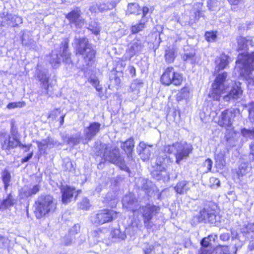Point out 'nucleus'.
I'll return each instance as SVG.
<instances>
[{"label": "nucleus", "instance_id": "46", "mask_svg": "<svg viewBox=\"0 0 254 254\" xmlns=\"http://www.w3.org/2000/svg\"><path fill=\"white\" fill-rule=\"evenodd\" d=\"M8 245V239L2 236H0V249H4L7 247Z\"/></svg>", "mask_w": 254, "mask_h": 254}, {"label": "nucleus", "instance_id": "10", "mask_svg": "<svg viewBox=\"0 0 254 254\" xmlns=\"http://www.w3.org/2000/svg\"><path fill=\"white\" fill-rule=\"evenodd\" d=\"M117 217V213L112 209L100 210L96 214H93L90 217L92 223L100 225L112 221Z\"/></svg>", "mask_w": 254, "mask_h": 254}, {"label": "nucleus", "instance_id": "35", "mask_svg": "<svg viewBox=\"0 0 254 254\" xmlns=\"http://www.w3.org/2000/svg\"><path fill=\"white\" fill-rule=\"evenodd\" d=\"M248 166L246 163H242L239 166L238 170L237 172L239 177H243L248 173Z\"/></svg>", "mask_w": 254, "mask_h": 254}, {"label": "nucleus", "instance_id": "28", "mask_svg": "<svg viewBox=\"0 0 254 254\" xmlns=\"http://www.w3.org/2000/svg\"><path fill=\"white\" fill-rule=\"evenodd\" d=\"M117 1L116 0H112L106 3H100L98 5V9L102 12H106L108 10H111L116 7Z\"/></svg>", "mask_w": 254, "mask_h": 254}, {"label": "nucleus", "instance_id": "4", "mask_svg": "<svg viewBox=\"0 0 254 254\" xmlns=\"http://www.w3.org/2000/svg\"><path fill=\"white\" fill-rule=\"evenodd\" d=\"M1 148L8 153L10 149H14L17 147H27L30 149V145L23 144L20 141V134L16 128L13 125L11 127L10 133L3 136L1 141Z\"/></svg>", "mask_w": 254, "mask_h": 254}, {"label": "nucleus", "instance_id": "61", "mask_svg": "<svg viewBox=\"0 0 254 254\" xmlns=\"http://www.w3.org/2000/svg\"><path fill=\"white\" fill-rule=\"evenodd\" d=\"M64 166L66 170L70 171L72 168V162L68 160L65 163Z\"/></svg>", "mask_w": 254, "mask_h": 254}, {"label": "nucleus", "instance_id": "62", "mask_svg": "<svg viewBox=\"0 0 254 254\" xmlns=\"http://www.w3.org/2000/svg\"><path fill=\"white\" fill-rule=\"evenodd\" d=\"M33 155V152L29 153L26 157L22 159V162L25 163L28 162L32 157Z\"/></svg>", "mask_w": 254, "mask_h": 254}, {"label": "nucleus", "instance_id": "56", "mask_svg": "<svg viewBox=\"0 0 254 254\" xmlns=\"http://www.w3.org/2000/svg\"><path fill=\"white\" fill-rule=\"evenodd\" d=\"M219 247L221 248V254H231L229 250L228 246L219 245ZM236 251L235 252V254H236Z\"/></svg>", "mask_w": 254, "mask_h": 254}, {"label": "nucleus", "instance_id": "30", "mask_svg": "<svg viewBox=\"0 0 254 254\" xmlns=\"http://www.w3.org/2000/svg\"><path fill=\"white\" fill-rule=\"evenodd\" d=\"M1 179L4 184V189L5 192H7L8 187L9 186V183L11 180L10 173L6 170L2 172L1 174Z\"/></svg>", "mask_w": 254, "mask_h": 254}, {"label": "nucleus", "instance_id": "53", "mask_svg": "<svg viewBox=\"0 0 254 254\" xmlns=\"http://www.w3.org/2000/svg\"><path fill=\"white\" fill-rule=\"evenodd\" d=\"M72 240L69 236H65L62 239V243L65 246H69L71 244Z\"/></svg>", "mask_w": 254, "mask_h": 254}, {"label": "nucleus", "instance_id": "17", "mask_svg": "<svg viewBox=\"0 0 254 254\" xmlns=\"http://www.w3.org/2000/svg\"><path fill=\"white\" fill-rule=\"evenodd\" d=\"M243 91L240 86V83H236L228 94L224 96L223 99L225 101L228 102L231 100H236L240 98Z\"/></svg>", "mask_w": 254, "mask_h": 254}, {"label": "nucleus", "instance_id": "42", "mask_svg": "<svg viewBox=\"0 0 254 254\" xmlns=\"http://www.w3.org/2000/svg\"><path fill=\"white\" fill-rule=\"evenodd\" d=\"M184 61L191 64H194L196 62V57L195 54H186L184 56Z\"/></svg>", "mask_w": 254, "mask_h": 254}, {"label": "nucleus", "instance_id": "52", "mask_svg": "<svg viewBox=\"0 0 254 254\" xmlns=\"http://www.w3.org/2000/svg\"><path fill=\"white\" fill-rule=\"evenodd\" d=\"M211 248H201L197 252V254H212Z\"/></svg>", "mask_w": 254, "mask_h": 254}, {"label": "nucleus", "instance_id": "19", "mask_svg": "<svg viewBox=\"0 0 254 254\" xmlns=\"http://www.w3.org/2000/svg\"><path fill=\"white\" fill-rule=\"evenodd\" d=\"M196 217L199 222L208 221L213 223L215 215L214 213L209 212L207 209L204 208L199 211Z\"/></svg>", "mask_w": 254, "mask_h": 254}, {"label": "nucleus", "instance_id": "40", "mask_svg": "<svg viewBox=\"0 0 254 254\" xmlns=\"http://www.w3.org/2000/svg\"><path fill=\"white\" fill-rule=\"evenodd\" d=\"M48 148L52 149L54 147H58L61 145V143L57 140L51 137H47Z\"/></svg>", "mask_w": 254, "mask_h": 254}, {"label": "nucleus", "instance_id": "34", "mask_svg": "<svg viewBox=\"0 0 254 254\" xmlns=\"http://www.w3.org/2000/svg\"><path fill=\"white\" fill-rule=\"evenodd\" d=\"M36 143L41 153H45L48 148V141L47 138L42 139L41 141H36Z\"/></svg>", "mask_w": 254, "mask_h": 254}, {"label": "nucleus", "instance_id": "20", "mask_svg": "<svg viewBox=\"0 0 254 254\" xmlns=\"http://www.w3.org/2000/svg\"><path fill=\"white\" fill-rule=\"evenodd\" d=\"M62 201L64 203H68L71 201L73 195L76 193L74 189L68 186L63 187L61 189Z\"/></svg>", "mask_w": 254, "mask_h": 254}, {"label": "nucleus", "instance_id": "39", "mask_svg": "<svg viewBox=\"0 0 254 254\" xmlns=\"http://www.w3.org/2000/svg\"><path fill=\"white\" fill-rule=\"evenodd\" d=\"M113 238H118L121 240H124L126 238V234L124 232H121L119 229H114L111 233Z\"/></svg>", "mask_w": 254, "mask_h": 254}, {"label": "nucleus", "instance_id": "29", "mask_svg": "<svg viewBox=\"0 0 254 254\" xmlns=\"http://www.w3.org/2000/svg\"><path fill=\"white\" fill-rule=\"evenodd\" d=\"M217 239V236L215 234L209 235L208 237L204 238L200 242L202 248H208L211 245V242H215Z\"/></svg>", "mask_w": 254, "mask_h": 254}, {"label": "nucleus", "instance_id": "49", "mask_svg": "<svg viewBox=\"0 0 254 254\" xmlns=\"http://www.w3.org/2000/svg\"><path fill=\"white\" fill-rule=\"evenodd\" d=\"M41 89L38 90V93L41 96H48V88L49 85H47V87L41 85Z\"/></svg>", "mask_w": 254, "mask_h": 254}, {"label": "nucleus", "instance_id": "32", "mask_svg": "<svg viewBox=\"0 0 254 254\" xmlns=\"http://www.w3.org/2000/svg\"><path fill=\"white\" fill-rule=\"evenodd\" d=\"M104 236V234L100 229H97L91 232L90 239H93V244H95L100 241Z\"/></svg>", "mask_w": 254, "mask_h": 254}, {"label": "nucleus", "instance_id": "63", "mask_svg": "<svg viewBox=\"0 0 254 254\" xmlns=\"http://www.w3.org/2000/svg\"><path fill=\"white\" fill-rule=\"evenodd\" d=\"M141 11L142 12V18H143L148 13L149 8L146 6H144L141 9Z\"/></svg>", "mask_w": 254, "mask_h": 254}, {"label": "nucleus", "instance_id": "60", "mask_svg": "<svg viewBox=\"0 0 254 254\" xmlns=\"http://www.w3.org/2000/svg\"><path fill=\"white\" fill-rule=\"evenodd\" d=\"M204 165L207 168L208 171H210L212 168V161L210 159H207L205 160Z\"/></svg>", "mask_w": 254, "mask_h": 254}, {"label": "nucleus", "instance_id": "43", "mask_svg": "<svg viewBox=\"0 0 254 254\" xmlns=\"http://www.w3.org/2000/svg\"><path fill=\"white\" fill-rule=\"evenodd\" d=\"M25 105L23 102H11L7 104L6 108L8 109H12L16 108L23 107Z\"/></svg>", "mask_w": 254, "mask_h": 254}, {"label": "nucleus", "instance_id": "26", "mask_svg": "<svg viewBox=\"0 0 254 254\" xmlns=\"http://www.w3.org/2000/svg\"><path fill=\"white\" fill-rule=\"evenodd\" d=\"M134 146V142L132 138H130L122 144L121 147L127 153L128 157H131V153Z\"/></svg>", "mask_w": 254, "mask_h": 254}, {"label": "nucleus", "instance_id": "57", "mask_svg": "<svg viewBox=\"0 0 254 254\" xmlns=\"http://www.w3.org/2000/svg\"><path fill=\"white\" fill-rule=\"evenodd\" d=\"M3 18H4V20H6L7 21H9V22H10L13 23V19L14 18V16L12 14L7 13L5 15H4Z\"/></svg>", "mask_w": 254, "mask_h": 254}, {"label": "nucleus", "instance_id": "16", "mask_svg": "<svg viewBox=\"0 0 254 254\" xmlns=\"http://www.w3.org/2000/svg\"><path fill=\"white\" fill-rule=\"evenodd\" d=\"M123 205L132 212L138 209L139 205L134 194L129 193L126 195L122 200Z\"/></svg>", "mask_w": 254, "mask_h": 254}, {"label": "nucleus", "instance_id": "7", "mask_svg": "<svg viewBox=\"0 0 254 254\" xmlns=\"http://www.w3.org/2000/svg\"><path fill=\"white\" fill-rule=\"evenodd\" d=\"M104 159L119 166L122 170L127 172L129 169L125 164L124 158L121 156L118 148L106 145L103 154Z\"/></svg>", "mask_w": 254, "mask_h": 254}, {"label": "nucleus", "instance_id": "33", "mask_svg": "<svg viewBox=\"0 0 254 254\" xmlns=\"http://www.w3.org/2000/svg\"><path fill=\"white\" fill-rule=\"evenodd\" d=\"M241 231L245 237H248V234L251 233H254V223H250L246 225H244L241 228Z\"/></svg>", "mask_w": 254, "mask_h": 254}, {"label": "nucleus", "instance_id": "38", "mask_svg": "<svg viewBox=\"0 0 254 254\" xmlns=\"http://www.w3.org/2000/svg\"><path fill=\"white\" fill-rule=\"evenodd\" d=\"M88 29L96 35H98L100 32V26L95 21L91 22L89 25Z\"/></svg>", "mask_w": 254, "mask_h": 254}, {"label": "nucleus", "instance_id": "36", "mask_svg": "<svg viewBox=\"0 0 254 254\" xmlns=\"http://www.w3.org/2000/svg\"><path fill=\"white\" fill-rule=\"evenodd\" d=\"M145 27V22L143 20H141V21L134 25H133L131 27V31L132 34H136L140 31L143 30Z\"/></svg>", "mask_w": 254, "mask_h": 254}, {"label": "nucleus", "instance_id": "55", "mask_svg": "<svg viewBox=\"0 0 254 254\" xmlns=\"http://www.w3.org/2000/svg\"><path fill=\"white\" fill-rule=\"evenodd\" d=\"M80 229V225L78 224H75L71 229L70 233L71 235H74L77 233Z\"/></svg>", "mask_w": 254, "mask_h": 254}, {"label": "nucleus", "instance_id": "23", "mask_svg": "<svg viewBox=\"0 0 254 254\" xmlns=\"http://www.w3.org/2000/svg\"><path fill=\"white\" fill-rule=\"evenodd\" d=\"M16 202V200L11 193L7 194L0 204V211L4 210L13 206Z\"/></svg>", "mask_w": 254, "mask_h": 254}, {"label": "nucleus", "instance_id": "22", "mask_svg": "<svg viewBox=\"0 0 254 254\" xmlns=\"http://www.w3.org/2000/svg\"><path fill=\"white\" fill-rule=\"evenodd\" d=\"M228 57L225 55H221L217 57L215 61V72H219L221 70L225 68L229 64Z\"/></svg>", "mask_w": 254, "mask_h": 254}, {"label": "nucleus", "instance_id": "6", "mask_svg": "<svg viewBox=\"0 0 254 254\" xmlns=\"http://www.w3.org/2000/svg\"><path fill=\"white\" fill-rule=\"evenodd\" d=\"M68 49V42L65 41L62 42L60 50L52 52L50 62L53 68H58L62 61L66 63L70 62V54Z\"/></svg>", "mask_w": 254, "mask_h": 254}, {"label": "nucleus", "instance_id": "44", "mask_svg": "<svg viewBox=\"0 0 254 254\" xmlns=\"http://www.w3.org/2000/svg\"><path fill=\"white\" fill-rule=\"evenodd\" d=\"M215 159L217 164L223 166L225 164V160L224 159V155L222 153H219L216 154L215 156Z\"/></svg>", "mask_w": 254, "mask_h": 254}, {"label": "nucleus", "instance_id": "27", "mask_svg": "<svg viewBox=\"0 0 254 254\" xmlns=\"http://www.w3.org/2000/svg\"><path fill=\"white\" fill-rule=\"evenodd\" d=\"M174 189L177 193L183 194L187 193L190 190V187L188 182L186 181H183L177 183L174 187Z\"/></svg>", "mask_w": 254, "mask_h": 254}, {"label": "nucleus", "instance_id": "58", "mask_svg": "<svg viewBox=\"0 0 254 254\" xmlns=\"http://www.w3.org/2000/svg\"><path fill=\"white\" fill-rule=\"evenodd\" d=\"M220 239L223 241H227L230 239V234L228 233H224L220 235Z\"/></svg>", "mask_w": 254, "mask_h": 254}, {"label": "nucleus", "instance_id": "9", "mask_svg": "<svg viewBox=\"0 0 254 254\" xmlns=\"http://www.w3.org/2000/svg\"><path fill=\"white\" fill-rule=\"evenodd\" d=\"M184 80L183 75L176 71L173 67H167L161 77V82L163 84L180 86Z\"/></svg>", "mask_w": 254, "mask_h": 254}, {"label": "nucleus", "instance_id": "21", "mask_svg": "<svg viewBox=\"0 0 254 254\" xmlns=\"http://www.w3.org/2000/svg\"><path fill=\"white\" fill-rule=\"evenodd\" d=\"M151 146L146 145L143 142L139 143L137 150L141 158L144 161L148 160L150 158L151 153Z\"/></svg>", "mask_w": 254, "mask_h": 254}, {"label": "nucleus", "instance_id": "41", "mask_svg": "<svg viewBox=\"0 0 254 254\" xmlns=\"http://www.w3.org/2000/svg\"><path fill=\"white\" fill-rule=\"evenodd\" d=\"M78 207L80 209L84 210H87L89 208L91 205L88 199L85 197L82 199V200L78 204Z\"/></svg>", "mask_w": 254, "mask_h": 254}, {"label": "nucleus", "instance_id": "2", "mask_svg": "<svg viewBox=\"0 0 254 254\" xmlns=\"http://www.w3.org/2000/svg\"><path fill=\"white\" fill-rule=\"evenodd\" d=\"M191 146L186 142H175L171 145H166L163 148V151L168 155L170 159L172 155L175 157V162L179 164L181 161L186 159L191 153Z\"/></svg>", "mask_w": 254, "mask_h": 254}, {"label": "nucleus", "instance_id": "12", "mask_svg": "<svg viewBox=\"0 0 254 254\" xmlns=\"http://www.w3.org/2000/svg\"><path fill=\"white\" fill-rule=\"evenodd\" d=\"M236 116L234 109H227L222 112L219 116L218 124L227 130L231 129L234 119Z\"/></svg>", "mask_w": 254, "mask_h": 254}, {"label": "nucleus", "instance_id": "45", "mask_svg": "<svg viewBox=\"0 0 254 254\" xmlns=\"http://www.w3.org/2000/svg\"><path fill=\"white\" fill-rule=\"evenodd\" d=\"M142 82L140 80L135 79L133 81L131 85V88L132 90H138L142 86Z\"/></svg>", "mask_w": 254, "mask_h": 254}, {"label": "nucleus", "instance_id": "54", "mask_svg": "<svg viewBox=\"0 0 254 254\" xmlns=\"http://www.w3.org/2000/svg\"><path fill=\"white\" fill-rule=\"evenodd\" d=\"M165 59L169 63L173 62L174 60V54L170 51L167 52L165 54Z\"/></svg>", "mask_w": 254, "mask_h": 254}, {"label": "nucleus", "instance_id": "14", "mask_svg": "<svg viewBox=\"0 0 254 254\" xmlns=\"http://www.w3.org/2000/svg\"><path fill=\"white\" fill-rule=\"evenodd\" d=\"M82 12L79 7H76L68 13L66 18L70 24L74 25L77 28H81L84 25V19L81 17Z\"/></svg>", "mask_w": 254, "mask_h": 254}, {"label": "nucleus", "instance_id": "47", "mask_svg": "<svg viewBox=\"0 0 254 254\" xmlns=\"http://www.w3.org/2000/svg\"><path fill=\"white\" fill-rule=\"evenodd\" d=\"M205 37L207 41L212 42L215 40L216 35L213 32H207L205 33Z\"/></svg>", "mask_w": 254, "mask_h": 254}, {"label": "nucleus", "instance_id": "5", "mask_svg": "<svg viewBox=\"0 0 254 254\" xmlns=\"http://www.w3.org/2000/svg\"><path fill=\"white\" fill-rule=\"evenodd\" d=\"M76 51L80 55L87 65L93 62L95 58L96 52L86 38L76 39Z\"/></svg>", "mask_w": 254, "mask_h": 254}, {"label": "nucleus", "instance_id": "13", "mask_svg": "<svg viewBox=\"0 0 254 254\" xmlns=\"http://www.w3.org/2000/svg\"><path fill=\"white\" fill-rule=\"evenodd\" d=\"M101 125L98 122L91 123L88 127H84L83 134L84 139V144L87 143L91 140L100 131Z\"/></svg>", "mask_w": 254, "mask_h": 254}, {"label": "nucleus", "instance_id": "11", "mask_svg": "<svg viewBox=\"0 0 254 254\" xmlns=\"http://www.w3.org/2000/svg\"><path fill=\"white\" fill-rule=\"evenodd\" d=\"M140 211L143 219L144 225L148 228L151 227L150 221L153 216L156 215L159 211V207L152 204H147L140 208Z\"/></svg>", "mask_w": 254, "mask_h": 254}, {"label": "nucleus", "instance_id": "64", "mask_svg": "<svg viewBox=\"0 0 254 254\" xmlns=\"http://www.w3.org/2000/svg\"><path fill=\"white\" fill-rule=\"evenodd\" d=\"M129 73L132 77L135 76V68L133 66H129Z\"/></svg>", "mask_w": 254, "mask_h": 254}, {"label": "nucleus", "instance_id": "59", "mask_svg": "<svg viewBox=\"0 0 254 254\" xmlns=\"http://www.w3.org/2000/svg\"><path fill=\"white\" fill-rule=\"evenodd\" d=\"M14 18L13 21V24L17 25L18 24H20L22 22V19L21 17L17 16L16 15H14Z\"/></svg>", "mask_w": 254, "mask_h": 254}, {"label": "nucleus", "instance_id": "18", "mask_svg": "<svg viewBox=\"0 0 254 254\" xmlns=\"http://www.w3.org/2000/svg\"><path fill=\"white\" fill-rule=\"evenodd\" d=\"M249 112L250 120L253 123L254 122V102L251 104ZM241 133L245 137L253 139L254 138V128L253 129L244 128L241 130Z\"/></svg>", "mask_w": 254, "mask_h": 254}, {"label": "nucleus", "instance_id": "24", "mask_svg": "<svg viewBox=\"0 0 254 254\" xmlns=\"http://www.w3.org/2000/svg\"><path fill=\"white\" fill-rule=\"evenodd\" d=\"M160 157H158L157 159L156 168L151 172L152 176L155 179L159 180L162 178V176L164 175L163 174V173H166V169L164 165L163 164V162L160 160Z\"/></svg>", "mask_w": 254, "mask_h": 254}, {"label": "nucleus", "instance_id": "15", "mask_svg": "<svg viewBox=\"0 0 254 254\" xmlns=\"http://www.w3.org/2000/svg\"><path fill=\"white\" fill-rule=\"evenodd\" d=\"M40 190V186L39 185L25 186L19 190V196L20 199L31 197L36 194Z\"/></svg>", "mask_w": 254, "mask_h": 254}, {"label": "nucleus", "instance_id": "48", "mask_svg": "<svg viewBox=\"0 0 254 254\" xmlns=\"http://www.w3.org/2000/svg\"><path fill=\"white\" fill-rule=\"evenodd\" d=\"M219 1L216 0H208L207 1V6L209 9L211 10H215V7L217 6Z\"/></svg>", "mask_w": 254, "mask_h": 254}, {"label": "nucleus", "instance_id": "37", "mask_svg": "<svg viewBox=\"0 0 254 254\" xmlns=\"http://www.w3.org/2000/svg\"><path fill=\"white\" fill-rule=\"evenodd\" d=\"M39 80L41 82V85L47 86L49 85V77L47 76L46 74L42 71H40L37 75Z\"/></svg>", "mask_w": 254, "mask_h": 254}, {"label": "nucleus", "instance_id": "8", "mask_svg": "<svg viewBox=\"0 0 254 254\" xmlns=\"http://www.w3.org/2000/svg\"><path fill=\"white\" fill-rule=\"evenodd\" d=\"M227 76L226 72L219 74L216 77L211 87V90L209 93V96L216 101H219L222 95L226 90L224 85V82Z\"/></svg>", "mask_w": 254, "mask_h": 254}, {"label": "nucleus", "instance_id": "50", "mask_svg": "<svg viewBox=\"0 0 254 254\" xmlns=\"http://www.w3.org/2000/svg\"><path fill=\"white\" fill-rule=\"evenodd\" d=\"M153 249L154 247L152 245L148 243L144 244L143 251L145 254H150Z\"/></svg>", "mask_w": 254, "mask_h": 254}, {"label": "nucleus", "instance_id": "51", "mask_svg": "<svg viewBox=\"0 0 254 254\" xmlns=\"http://www.w3.org/2000/svg\"><path fill=\"white\" fill-rule=\"evenodd\" d=\"M22 44L30 48H33L34 45V42L33 40L30 39L29 41H27L24 37L22 39Z\"/></svg>", "mask_w": 254, "mask_h": 254}, {"label": "nucleus", "instance_id": "31", "mask_svg": "<svg viewBox=\"0 0 254 254\" xmlns=\"http://www.w3.org/2000/svg\"><path fill=\"white\" fill-rule=\"evenodd\" d=\"M127 11L130 14L139 15L141 13V9L137 3H130L128 4Z\"/></svg>", "mask_w": 254, "mask_h": 254}, {"label": "nucleus", "instance_id": "25", "mask_svg": "<svg viewBox=\"0 0 254 254\" xmlns=\"http://www.w3.org/2000/svg\"><path fill=\"white\" fill-rule=\"evenodd\" d=\"M144 46L142 42L138 39H134L130 44V46L128 49V52L129 53L131 57L140 52Z\"/></svg>", "mask_w": 254, "mask_h": 254}, {"label": "nucleus", "instance_id": "1", "mask_svg": "<svg viewBox=\"0 0 254 254\" xmlns=\"http://www.w3.org/2000/svg\"><path fill=\"white\" fill-rule=\"evenodd\" d=\"M250 41L243 37L238 38V50L244 51L239 53L236 61V69L239 70L241 75L243 76H249L251 72L254 70V52L249 54L247 52Z\"/></svg>", "mask_w": 254, "mask_h": 254}, {"label": "nucleus", "instance_id": "3", "mask_svg": "<svg viewBox=\"0 0 254 254\" xmlns=\"http://www.w3.org/2000/svg\"><path fill=\"white\" fill-rule=\"evenodd\" d=\"M34 213L37 218H41L53 213L56 208V203L53 197L50 195L39 196L34 204Z\"/></svg>", "mask_w": 254, "mask_h": 254}]
</instances>
